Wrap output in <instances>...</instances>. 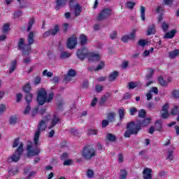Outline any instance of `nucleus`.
I'll use <instances>...</instances> for the list:
<instances>
[{
  "label": "nucleus",
  "instance_id": "1",
  "mask_svg": "<svg viewBox=\"0 0 179 179\" xmlns=\"http://www.w3.org/2000/svg\"><path fill=\"white\" fill-rule=\"evenodd\" d=\"M138 117L143 118V120H137L136 124L134 121L127 123L126 127L127 130L124 131V138H131V135H138L139 131H141L143 127H148V125L150 124V121H152V118H146V110L145 109H141L138 111Z\"/></svg>",
  "mask_w": 179,
  "mask_h": 179
},
{
  "label": "nucleus",
  "instance_id": "2",
  "mask_svg": "<svg viewBox=\"0 0 179 179\" xmlns=\"http://www.w3.org/2000/svg\"><path fill=\"white\" fill-rule=\"evenodd\" d=\"M45 129H47V122H45L44 120H42L38 124V129L35 132L34 136V143L36 146V148L33 149V143L31 142H30L31 144L27 146L28 157H33L34 156H38V155H40V148H37V146H38V142L40 141V135H41V131L44 132Z\"/></svg>",
  "mask_w": 179,
  "mask_h": 179
},
{
  "label": "nucleus",
  "instance_id": "3",
  "mask_svg": "<svg viewBox=\"0 0 179 179\" xmlns=\"http://www.w3.org/2000/svg\"><path fill=\"white\" fill-rule=\"evenodd\" d=\"M27 42L28 44L24 43V38H20L18 43L17 47L18 50H22L23 55H29L30 51H31V44H34V32L31 31L28 34L27 36Z\"/></svg>",
  "mask_w": 179,
  "mask_h": 179
},
{
  "label": "nucleus",
  "instance_id": "4",
  "mask_svg": "<svg viewBox=\"0 0 179 179\" xmlns=\"http://www.w3.org/2000/svg\"><path fill=\"white\" fill-rule=\"evenodd\" d=\"M54 92H50L49 94L47 93V90L44 88H41L38 91L36 101L38 106H44L45 103H52L54 100Z\"/></svg>",
  "mask_w": 179,
  "mask_h": 179
},
{
  "label": "nucleus",
  "instance_id": "5",
  "mask_svg": "<svg viewBox=\"0 0 179 179\" xmlns=\"http://www.w3.org/2000/svg\"><path fill=\"white\" fill-rule=\"evenodd\" d=\"M97 152H96V147L92 144H85L81 150V156L85 160H92L96 157Z\"/></svg>",
  "mask_w": 179,
  "mask_h": 179
},
{
  "label": "nucleus",
  "instance_id": "6",
  "mask_svg": "<svg viewBox=\"0 0 179 179\" xmlns=\"http://www.w3.org/2000/svg\"><path fill=\"white\" fill-rule=\"evenodd\" d=\"M23 146V143H20L18 148L13 153L12 156L8 158L9 163H17L20 160V157H22V155H23V152H24Z\"/></svg>",
  "mask_w": 179,
  "mask_h": 179
},
{
  "label": "nucleus",
  "instance_id": "7",
  "mask_svg": "<svg viewBox=\"0 0 179 179\" xmlns=\"http://www.w3.org/2000/svg\"><path fill=\"white\" fill-rule=\"evenodd\" d=\"M60 30L61 27H59V24H55L53 28H50L48 31L44 32L43 37V38H47V37H50V36H57Z\"/></svg>",
  "mask_w": 179,
  "mask_h": 179
},
{
  "label": "nucleus",
  "instance_id": "8",
  "mask_svg": "<svg viewBox=\"0 0 179 179\" xmlns=\"http://www.w3.org/2000/svg\"><path fill=\"white\" fill-rule=\"evenodd\" d=\"M76 54L78 59L80 61H85L86 58L89 57L90 52L86 48H83L81 49H78Z\"/></svg>",
  "mask_w": 179,
  "mask_h": 179
},
{
  "label": "nucleus",
  "instance_id": "9",
  "mask_svg": "<svg viewBox=\"0 0 179 179\" xmlns=\"http://www.w3.org/2000/svg\"><path fill=\"white\" fill-rule=\"evenodd\" d=\"M110 15H111V10L110 8H105L98 15L97 20L101 22V20L107 19Z\"/></svg>",
  "mask_w": 179,
  "mask_h": 179
},
{
  "label": "nucleus",
  "instance_id": "10",
  "mask_svg": "<svg viewBox=\"0 0 179 179\" xmlns=\"http://www.w3.org/2000/svg\"><path fill=\"white\" fill-rule=\"evenodd\" d=\"M78 45V38L76 37H70L67 39V48L73 50Z\"/></svg>",
  "mask_w": 179,
  "mask_h": 179
},
{
  "label": "nucleus",
  "instance_id": "11",
  "mask_svg": "<svg viewBox=\"0 0 179 179\" xmlns=\"http://www.w3.org/2000/svg\"><path fill=\"white\" fill-rule=\"evenodd\" d=\"M136 31H138L136 29H133V31L129 34V35H124L122 38V41L123 43H128L129 40H134L136 38Z\"/></svg>",
  "mask_w": 179,
  "mask_h": 179
},
{
  "label": "nucleus",
  "instance_id": "12",
  "mask_svg": "<svg viewBox=\"0 0 179 179\" xmlns=\"http://www.w3.org/2000/svg\"><path fill=\"white\" fill-rule=\"evenodd\" d=\"M59 122H61V118L57 113H54L51 119V124L49 126V129H52V128H54V127L57 124H59Z\"/></svg>",
  "mask_w": 179,
  "mask_h": 179
},
{
  "label": "nucleus",
  "instance_id": "13",
  "mask_svg": "<svg viewBox=\"0 0 179 179\" xmlns=\"http://www.w3.org/2000/svg\"><path fill=\"white\" fill-rule=\"evenodd\" d=\"M153 170L150 168H145L143 171V179H152L153 178Z\"/></svg>",
  "mask_w": 179,
  "mask_h": 179
},
{
  "label": "nucleus",
  "instance_id": "14",
  "mask_svg": "<svg viewBox=\"0 0 179 179\" xmlns=\"http://www.w3.org/2000/svg\"><path fill=\"white\" fill-rule=\"evenodd\" d=\"M88 59L91 62H97L100 61V55L99 53L90 52Z\"/></svg>",
  "mask_w": 179,
  "mask_h": 179
},
{
  "label": "nucleus",
  "instance_id": "15",
  "mask_svg": "<svg viewBox=\"0 0 179 179\" xmlns=\"http://www.w3.org/2000/svg\"><path fill=\"white\" fill-rule=\"evenodd\" d=\"M78 40L81 47H85V45L87 44V41H88L87 36L83 34L80 35Z\"/></svg>",
  "mask_w": 179,
  "mask_h": 179
},
{
  "label": "nucleus",
  "instance_id": "16",
  "mask_svg": "<svg viewBox=\"0 0 179 179\" xmlns=\"http://www.w3.org/2000/svg\"><path fill=\"white\" fill-rule=\"evenodd\" d=\"M65 5H66V0H57L55 9L56 10H59V8H64Z\"/></svg>",
  "mask_w": 179,
  "mask_h": 179
},
{
  "label": "nucleus",
  "instance_id": "17",
  "mask_svg": "<svg viewBox=\"0 0 179 179\" xmlns=\"http://www.w3.org/2000/svg\"><path fill=\"white\" fill-rule=\"evenodd\" d=\"M168 54L170 59H176L177 57H179V49H175L169 52Z\"/></svg>",
  "mask_w": 179,
  "mask_h": 179
},
{
  "label": "nucleus",
  "instance_id": "18",
  "mask_svg": "<svg viewBox=\"0 0 179 179\" xmlns=\"http://www.w3.org/2000/svg\"><path fill=\"white\" fill-rule=\"evenodd\" d=\"M156 34V25L155 24H152L150 25L147 30V36H151V34Z\"/></svg>",
  "mask_w": 179,
  "mask_h": 179
},
{
  "label": "nucleus",
  "instance_id": "19",
  "mask_svg": "<svg viewBox=\"0 0 179 179\" xmlns=\"http://www.w3.org/2000/svg\"><path fill=\"white\" fill-rule=\"evenodd\" d=\"M118 75H120V73L118 71H113L110 73L108 77L109 79V82H114L118 78Z\"/></svg>",
  "mask_w": 179,
  "mask_h": 179
},
{
  "label": "nucleus",
  "instance_id": "20",
  "mask_svg": "<svg viewBox=\"0 0 179 179\" xmlns=\"http://www.w3.org/2000/svg\"><path fill=\"white\" fill-rule=\"evenodd\" d=\"M73 8L76 17H78V16H80V13H82V7H80V5L77 3Z\"/></svg>",
  "mask_w": 179,
  "mask_h": 179
},
{
  "label": "nucleus",
  "instance_id": "21",
  "mask_svg": "<svg viewBox=\"0 0 179 179\" xmlns=\"http://www.w3.org/2000/svg\"><path fill=\"white\" fill-rule=\"evenodd\" d=\"M177 33V29H172L171 31L167 32L164 36V38H173L176 34Z\"/></svg>",
  "mask_w": 179,
  "mask_h": 179
},
{
  "label": "nucleus",
  "instance_id": "22",
  "mask_svg": "<svg viewBox=\"0 0 179 179\" xmlns=\"http://www.w3.org/2000/svg\"><path fill=\"white\" fill-rule=\"evenodd\" d=\"M115 113L114 112H110L108 113L107 115V120H108L109 122H113L115 121Z\"/></svg>",
  "mask_w": 179,
  "mask_h": 179
},
{
  "label": "nucleus",
  "instance_id": "23",
  "mask_svg": "<svg viewBox=\"0 0 179 179\" xmlns=\"http://www.w3.org/2000/svg\"><path fill=\"white\" fill-rule=\"evenodd\" d=\"M22 90L25 94L30 93V92H31V85H30V83L24 85L22 87Z\"/></svg>",
  "mask_w": 179,
  "mask_h": 179
},
{
  "label": "nucleus",
  "instance_id": "24",
  "mask_svg": "<svg viewBox=\"0 0 179 179\" xmlns=\"http://www.w3.org/2000/svg\"><path fill=\"white\" fill-rule=\"evenodd\" d=\"M16 66H17V61L13 60L11 62V65L10 66L9 73H13V72H15V69H16Z\"/></svg>",
  "mask_w": 179,
  "mask_h": 179
},
{
  "label": "nucleus",
  "instance_id": "25",
  "mask_svg": "<svg viewBox=\"0 0 179 179\" xmlns=\"http://www.w3.org/2000/svg\"><path fill=\"white\" fill-rule=\"evenodd\" d=\"M120 121H122L125 117V109L124 108H119L118 110Z\"/></svg>",
  "mask_w": 179,
  "mask_h": 179
},
{
  "label": "nucleus",
  "instance_id": "26",
  "mask_svg": "<svg viewBox=\"0 0 179 179\" xmlns=\"http://www.w3.org/2000/svg\"><path fill=\"white\" fill-rule=\"evenodd\" d=\"M25 100L27 103V104H30V103H31V101H33V94L31 93H28V94H25Z\"/></svg>",
  "mask_w": 179,
  "mask_h": 179
},
{
  "label": "nucleus",
  "instance_id": "27",
  "mask_svg": "<svg viewBox=\"0 0 179 179\" xmlns=\"http://www.w3.org/2000/svg\"><path fill=\"white\" fill-rule=\"evenodd\" d=\"M170 114L172 115H178L179 114V106H175L170 112Z\"/></svg>",
  "mask_w": 179,
  "mask_h": 179
},
{
  "label": "nucleus",
  "instance_id": "28",
  "mask_svg": "<svg viewBox=\"0 0 179 179\" xmlns=\"http://www.w3.org/2000/svg\"><path fill=\"white\" fill-rule=\"evenodd\" d=\"M34 23H35L34 17H31L28 22V27L27 29V31H30V30H31V28L33 27V24H34Z\"/></svg>",
  "mask_w": 179,
  "mask_h": 179
},
{
  "label": "nucleus",
  "instance_id": "29",
  "mask_svg": "<svg viewBox=\"0 0 179 179\" xmlns=\"http://www.w3.org/2000/svg\"><path fill=\"white\" fill-rule=\"evenodd\" d=\"M9 122L10 125H15L17 122V117L16 115H12L9 118Z\"/></svg>",
  "mask_w": 179,
  "mask_h": 179
},
{
  "label": "nucleus",
  "instance_id": "30",
  "mask_svg": "<svg viewBox=\"0 0 179 179\" xmlns=\"http://www.w3.org/2000/svg\"><path fill=\"white\" fill-rule=\"evenodd\" d=\"M158 82L159 85L163 87L167 86V85H169V83L166 82V80H164V78H163V77L162 76L158 78Z\"/></svg>",
  "mask_w": 179,
  "mask_h": 179
},
{
  "label": "nucleus",
  "instance_id": "31",
  "mask_svg": "<svg viewBox=\"0 0 179 179\" xmlns=\"http://www.w3.org/2000/svg\"><path fill=\"white\" fill-rule=\"evenodd\" d=\"M145 12H146V8L143 6H141V20L144 22L145 20Z\"/></svg>",
  "mask_w": 179,
  "mask_h": 179
},
{
  "label": "nucleus",
  "instance_id": "32",
  "mask_svg": "<svg viewBox=\"0 0 179 179\" xmlns=\"http://www.w3.org/2000/svg\"><path fill=\"white\" fill-rule=\"evenodd\" d=\"M162 120H157L155 122V129L156 131H162Z\"/></svg>",
  "mask_w": 179,
  "mask_h": 179
},
{
  "label": "nucleus",
  "instance_id": "33",
  "mask_svg": "<svg viewBox=\"0 0 179 179\" xmlns=\"http://www.w3.org/2000/svg\"><path fill=\"white\" fill-rule=\"evenodd\" d=\"M138 82H131V83H129V84H128L129 89L130 90H134V89H135V87H138Z\"/></svg>",
  "mask_w": 179,
  "mask_h": 179
},
{
  "label": "nucleus",
  "instance_id": "34",
  "mask_svg": "<svg viewBox=\"0 0 179 179\" xmlns=\"http://www.w3.org/2000/svg\"><path fill=\"white\" fill-rule=\"evenodd\" d=\"M135 5H136L135 1H127L126 3V6L128 9H134V8H135Z\"/></svg>",
  "mask_w": 179,
  "mask_h": 179
},
{
  "label": "nucleus",
  "instance_id": "35",
  "mask_svg": "<svg viewBox=\"0 0 179 179\" xmlns=\"http://www.w3.org/2000/svg\"><path fill=\"white\" fill-rule=\"evenodd\" d=\"M107 138L110 142H115L117 141V137L110 133L108 134Z\"/></svg>",
  "mask_w": 179,
  "mask_h": 179
},
{
  "label": "nucleus",
  "instance_id": "36",
  "mask_svg": "<svg viewBox=\"0 0 179 179\" xmlns=\"http://www.w3.org/2000/svg\"><path fill=\"white\" fill-rule=\"evenodd\" d=\"M110 93H108V96L106 95L103 96L100 99V105L103 106V104H104V103L107 101V99H108V97H110Z\"/></svg>",
  "mask_w": 179,
  "mask_h": 179
},
{
  "label": "nucleus",
  "instance_id": "37",
  "mask_svg": "<svg viewBox=\"0 0 179 179\" xmlns=\"http://www.w3.org/2000/svg\"><path fill=\"white\" fill-rule=\"evenodd\" d=\"M43 76H48V78H52L54 76V73L52 72H48V70L45 69L42 73Z\"/></svg>",
  "mask_w": 179,
  "mask_h": 179
},
{
  "label": "nucleus",
  "instance_id": "38",
  "mask_svg": "<svg viewBox=\"0 0 179 179\" xmlns=\"http://www.w3.org/2000/svg\"><path fill=\"white\" fill-rule=\"evenodd\" d=\"M71 57V54L68 52H62L60 54V58L61 59H65V58H69Z\"/></svg>",
  "mask_w": 179,
  "mask_h": 179
},
{
  "label": "nucleus",
  "instance_id": "39",
  "mask_svg": "<svg viewBox=\"0 0 179 179\" xmlns=\"http://www.w3.org/2000/svg\"><path fill=\"white\" fill-rule=\"evenodd\" d=\"M87 178H94V172L92 169H88L87 171Z\"/></svg>",
  "mask_w": 179,
  "mask_h": 179
},
{
  "label": "nucleus",
  "instance_id": "40",
  "mask_svg": "<svg viewBox=\"0 0 179 179\" xmlns=\"http://www.w3.org/2000/svg\"><path fill=\"white\" fill-rule=\"evenodd\" d=\"M120 179H127V177H128V173L126 170H121L120 171Z\"/></svg>",
  "mask_w": 179,
  "mask_h": 179
},
{
  "label": "nucleus",
  "instance_id": "41",
  "mask_svg": "<svg viewBox=\"0 0 179 179\" xmlns=\"http://www.w3.org/2000/svg\"><path fill=\"white\" fill-rule=\"evenodd\" d=\"M148 43H149V41L145 40V39H140L138 41V44L141 46V47H145Z\"/></svg>",
  "mask_w": 179,
  "mask_h": 179
},
{
  "label": "nucleus",
  "instance_id": "42",
  "mask_svg": "<svg viewBox=\"0 0 179 179\" xmlns=\"http://www.w3.org/2000/svg\"><path fill=\"white\" fill-rule=\"evenodd\" d=\"M73 161L71 159H65L63 162V166H72Z\"/></svg>",
  "mask_w": 179,
  "mask_h": 179
},
{
  "label": "nucleus",
  "instance_id": "43",
  "mask_svg": "<svg viewBox=\"0 0 179 179\" xmlns=\"http://www.w3.org/2000/svg\"><path fill=\"white\" fill-rule=\"evenodd\" d=\"M104 62H101L99 65L96 66V68L94 69L95 72H97V71H101V69H103L105 66Z\"/></svg>",
  "mask_w": 179,
  "mask_h": 179
},
{
  "label": "nucleus",
  "instance_id": "44",
  "mask_svg": "<svg viewBox=\"0 0 179 179\" xmlns=\"http://www.w3.org/2000/svg\"><path fill=\"white\" fill-rule=\"evenodd\" d=\"M173 150H169L168 151V157L166 158V160H174V155H173Z\"/></svg>",
  "mask_w": 179,
  "mask_h": 179
},
{
  "label": "nucleus",
  "instance_id": "45",
  "mask_svg": "<svg viewBox=\"0 0 179 179\" xmlns=\"http://www.w3.org/2000/svg\"><path fill=\"white\" fill-rule=\"evenodd\" d=\"M69 157V154L68 152H63L60 156V160L65 161Z\"/></svg>",
  "mask_w": 179,
  "mask_h": 179
},
{
  "label": "nucleus",
  "instance_id": "46",
  "mask_svg": "<svg viewBox=\"0 0 179 179\" xmlns=\"http://www.w3.org/2000/svg\"><path fill=\"white\" fill-rule=\"evenodd\" d=\"M20 138H15L13 141V148H17L19 146Z\"/></svg>",
  "mask_w": 179,
  "mask_h": 179
},
{
  "label": "nucleus",
  "instance_id": "47",
  "mask_svg": "<svg viewBox=\"0 0 179 179\" xmlns=\"http://www.w3.org/2000/svg\"><path fill=\"white\" fill-rule=\"evenodd\" d=\"M169 27L170 25L166 22H162V29L164 31H167L169 30Z\"/></svg>",
  "mask_w": 179,
  "mask_h": 179
},
{
  "label": "nucleus",
  "instance_id": "48",
  "mask_svg": "<svg viewBox=\"0 0 179 179\" xmlns=\"http://www.w3.org/2000/svg\"><path fill=\"white\" fill-rule=\"evenodd\" d=\"M129 113L130 115H134L136 113H138V109L135 107L130 108Z\"/></svg>",
  "mask_w": 179,
  "mask_h": 179
},
{
  "label": "nucleus",
  "instance_id": "49",
  "mask_svg": "<svg viewBox=\"0 0 179 179\" xmlns=\"http://www.w3.org/2000/svg\"><path fill=\"white\" fill-rule=\"evenodd\" d=\"M10 27V25H9V24H5L3 26V33H8L9 31Z\"/></svg>",
  "mask_w": 179,
  "mask_h": 179
},
{
  "label": "nucleus",
  "instance_id": "50",
  "mask_svg": "<svg viewBox=\"0 0 179 179\" xmlns=\"http://www.w3.org/2000/svg\"><path fill=\"white\" fill-rule=\"evenodd\" d=\"M67 75H69V76L75 78V76H76V71L71 69L69 71Z\"/></svg>",
  "mask_w": 179,
  "mask_h": 179
},
{
  "label": "nucleus",
  "instance_id": "51",
  "mask_svg": "<svg viewBox=\"0 0 179 179\" xmlns=\"http://www.w3.org/2000/svg\"><path fill=\"white\" fill-rule=\"evenodd\" d=\"M109 124H110V122L108 120H103L101 122L102 128H106V127H108Z\"/></svg>",
  "mask_w": 179,
  "mask_h": 179
},
{
  "label": "nucleus",
  "instance_id": "52",
  "mask_svg": "<svg viewBox=\"0 0 179 179\" xmlns=\"http://www.w3.org/2000/svg\"><path fill=\"white\" fill-rule=\"evenodd\" d=\"M65 104V101L64 100V98H62V101L58 103V108L61 109L62 111H64V105Z\"/></svg>",
  "mask_w": 179,
  "mask_h": 179
},
{
  "label": "nucleus",
  "instance_id": "53",
  "mask_svg": "<svg viewBox=\"0 0 179 179\" xmlns=\"http://www.w3.org/2000/svg\"><path fill=\"white\" fill-rule=\"evenodd\" d=\"M30 110H31L30 103H27V105L25 108V110L24 111V115H27V114H29L30 113Z\"/></svg>",
  "mask_w": 179,
  "mask_h": 179
},
{
  "label": "nucleus",
  "instance_id": "54",
  "mask_svg": "<svg viewBox=\"0 0 179 179\" xmlns=\"http://www.w3.org/2000/svg\"><path fill=\"white\" fill-rule=\"evenodd\" d=\"M41 82V78L40 77V76H37L35 78H34V85L35 86H37V85H39V83Z\"/></svg>",
  "mask_w": 179,
  "mask_h": 179
},
{
  "label": "nucleus",
  "instance_id": "55",
  "mask_svg": "<svg viewBox=\"0 0 179 179\" xmlns=\"http://www.w3.org/2000/svg\"><path fill=\"white\" fill-rule=\"evenodd\" d=\"M76 0H70L69 5L71 9H72V8H75V6H76Z\"/></svg>",
  "mask_w": 179,
  "mask_h": 179
},
{
  "label": "nucleus",
  "instance_id": "56",
  "mask_svg": "<svg viewBox=\"0 0 179 179\" xmlns=\"http://www.w3.org/2000/svg\"><path fill=\"white\" fill-rule=\"evenodd\" d=\"M72 76H69V74L64 76V83H68V82H71L72 80Z\"/></svg>",
  "mask_w": 179,
  "mask_h": 179
},
{
  "label": "nucleus",
  "instance_id": "57",
  "mask_svg": "<svg viewBox=\"0 0 179 179\" xmlns=\"http://www.w3.org/2000/svg\"><path fill=\"white\" fill-rule=\"evenodd\" d=\"M172 96L175 97V99H179V91L177 90H175L172 92Z\"/></svg>",
  "mask_w": 179,
  "mask_h": 179
},
{
  "label": "nucleus",
  "instance_id": "58",
  "mask_svg": "<svg viewBox=\"0 0 179 179\" xmlns=\"http://www.w3.org/2000/svg\"><path fill=\"white\" fill-rule=\"evenodd\" d=\"M150 92L155 93V94H159V89L157 87H152L150 90Z\"/></svg>",
  "mask_w": 179,
  "mask_h": 179
},
{
  "label": "nucleus",
  "instance_id": "59",
  "mask_svg": "<svg viewBox=\"0 0 179 179\" xmlns=\"http://www.w3.org/2000/svg\"><path fill=\"white\" fill-rule=\"evenodd\" d=\"M6 109V106L5 104H1L0 105V115H2L3 114V112Z\"/></svg>",
  "mask_w": 179,
  "mask_h": 179
},
{
  "label": "nucleus",
  "instance_id": "60",
  "mask_svg": "<svg viewBox=\"0 0 179 179\" xmlns=\"http://www.w3.org/2000/svg\"><path fill=\"white\" fill-rule=\"evenodd\" d=\"M16 97H17V99H16L17 103H20V101H22L23 95L20 93H18L16 94Z\"/></svg>",
  "mask_w": 179,
  "mask_h": 179
},
{
  "label": "nucleus",
  "instance_id": "61",
  "mask_svg": "<svg viewBox=\"0 0 179 179\" xmlns=\"http://www.w3.org/2000/svg\"><path fill=\"white\" fill-rule=\"evenodd\" d=\"M117 31H113L110 34V38L111 40H115V38H117Z\"/></svg>",
  "mask_w": 179,
  "mask_h": 179
},
{
  "label": "nucleus",
  "instance_id": "62",
  "mask_svg": "<svg viewBox=\"0 0 179 179\" xmlns=\"http://www.w3.org/2000/svg\"><path fill=\"white\" fill-rule=\"evenodd\" d=\"M117 161L119 163H124V155L120 153L118 155Z\"/></svg>",
  "mask_w": 179,
  "mask_h": 179
},
{
  "label": "nucleus",
  "instance_id": "63",
  "mask_svg": "<svg viewBox=\"0 0 179 179\" xmlns=\"http://www.w3.org/2000/svg\"><path fill=\"white\" fill-rule=\"evenodd\" d=\"M70 134H71V135H74L75 136H76L77 135L79 134V131L75 129H71L70 131Z\"/></svg>",
  "mask_w": 179,
  "mask_h": 179
},
{
  "label": "nucleus",
  "instance_id": "64",
  "mask_svg": "<svg viewBox=\"0 0 179 179\" xmlns=\"http://www.w3.org/2000/svg\"><path fill=\"white\" fill-rule=\"evenodd\" d=\"M22 16V11H15L14 13V18L17 19V17H20Z\"/></svg>",
  "mask_w": 179,
  "mask_h": 179
}]
</instances>
